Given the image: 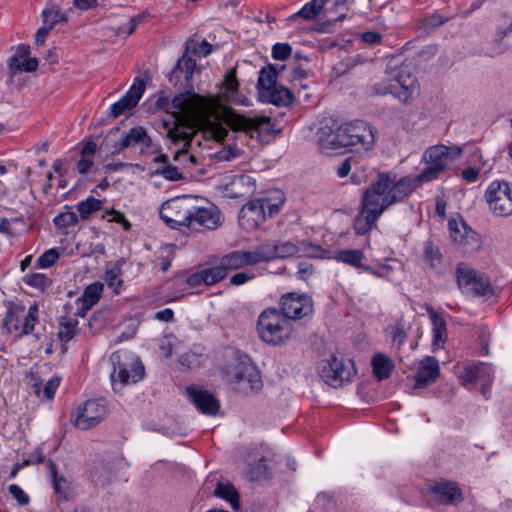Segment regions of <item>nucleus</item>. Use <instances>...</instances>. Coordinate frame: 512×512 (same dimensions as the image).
Instances as JSON below:
<instances>
[{
  "mask_svg": "<svg viewBox=\"0 0 512 512\" xmlns=\"http://www.w3.org/2000/svg\"><path fill=\"white\" fill-rule=\"evenodd\" d=\"M399 203L388 186L377 176L376 180L363 192L360 211L354 218L353 228L357 235L367 234L376 224L378 218L390 206Z\"/></svg>",
  "mask_w": 512,
  "mask_h": 512,
  "instance_id": "f257e3e1",
  "label": "nucleus"
},
{
  "mask_svg": "<svg viewBox=\"0 0 512 512\" xmlns=\"http://www.w3.org/2000/svg\"><path fill=\"white\" fill-rule=\"evenodd\" d=\"M172 106L180 118L189 125H213L219 119L222 105L218 98L201 96L194 91L176 95Z\"/></svg>",
  "mask_w": 512,
  "mask_h": 512,
  "instance_id": "f03ea898",
  "label": "nucleus"
},
{
  "mask_svg": "<svg viewBox=\"0 0 512 512\" xmlns=\"http://www.w3.org/2000/svg\"><path fill=\"white\" fill-rule=\"evenodd\" d=\"M385 78L374 85L377 95L393 94L403 103L411 102L418 94L419 84L407 66L385 72Z\"/></svg>",
  "mask_w": 512,
  "mask_h": 512,
  "instance_id": "7ed1b4c3",
  "label": "nucleus"
},
{
  "mask_svg": "<svg viewBox=\"0 0 512 512\" xmlns=\"http://www.w3.org/2000/svg\"><path fill=\"white\" fill-rule=\"evenodd\" d=\"M442 172L440 167L429 166L424 169L417 176H405L402 178H397V175L392 172H383L379 173V177L382 181L388 186L390 192L395 195V198L398 202H402L406 199L411 193H413L420 184L424 182H430L436 178H438L439 174Z\"/></svg>",
  "mask_w": 512,
  "mask_h": 512,
  "instance_id": "20e7f679",
  "label": "nucleus"
},
{
  "mask_svg": "<svg viewBox=\"0 0 512 512\" xmlns=\"http://www.w3.org/2000/svg\"><path fill=\"white\" fill-rule=\"evenodd\" d=\"M257 330L260 338L272 345L286 342L292 334L289 321L276 308L266 309L260 314Z\"/></svg>",
  "mask_w": 512,
  "mask_h": 512,
  "instance_id": "39448f33",
  "label": "nucleus"
},
{
  "mask_svg": "<svg viewBox=\"0 0 512 512\" xmlns=\"http://www.w3.org/2000/svg\"><path fill=\"white\" fill-rule=\"evenodd\" d=\"M114 369L111 373V383L115 392H120L126 385L139 382L144 376V366L138 358L124 361L118 353L111 357Z\"/></svg>",
  "mask_w": 512,
  "mask_h": 512,
  "instance_id": "423d86ee",
  "label": "nucleus"
},
{
  "mask_svg": "<svg viewBox=\"0 0 512 512\" xmlns=\"http://www.w3.org/2000/svg\"><path fill=\"white\" fill-rule=\"evenodd\" d=\"M225 122L231 130L244 132L251 138H260L273 131V123L267 116L249 117L234 111H227Z\"/></svg>",
  "mask_w": 512,
  "mask_h": 512,
  "instance_id": "0eeeda50",
  "label": "nucleus"
},
{
  "mask_svg": "<svg viewBox=\"0 0 512 512\" xmlns=\"http://www.w3.org/2000/svg\"><path fill=\"white\" fill-rule=\"evenodd\" d=\"M484 199L490 212L496 217L512 216V184L495 180L489 184Z\"/></svg>",
  "mask_w": 512,
  "mask_h": 512,
  "instance_id": "6e6552de",
  "label": "nucleus"
},
{
  "mask_svg": "<svg viewBox=\"0 0 512 512\" xmlns=\"http://www.w3.org/2000/svg\"><path fill=\"white\" fill-rule=\"evenodd\" d=\"M225 373L227 381L242 393L255 392L262 387L261 375L252 364L237 362L230 365Z\"/></svg>",
  "mask_w": 512,
  "mask_h": 512,
  "instance_id": "1a4fd4ad",
  "label": "nucleus"
},
{
  "mask_svg": "<svg viewBox=\"0 0 512 512\" xmlns=\"http://www.w3.org/2000/svg\"><path fill=\"white\" fill-rule=\"evenodd\" d=\"M37 321V305H32L26 309L25 306L16 304L8 309L4 319V326L10 333L20 337L32 332Z\"/></svg>",
  "mask_w": 512,
  "mask_h": 512,
  "instance_id": "9d476101",
  "label": "nucleus"
},
{
  "mask_svg": "<svg viewBox=\"0 0 512 512\" xmlns=\"http://www.w3.org/2000/svg\"><path fill=\"white\" fill-rule=\"evenodd\" d=\"M457 284L464 292H472L476 296L489 298L493 295V288L488 278L465 263L456 267Z\"/></svg>",
  "mask_w": 512,
  "mask_h": 512,
  "instance_id": "9b49d317",
  "label": "nucleus"
},
{
  "mask_svg": "<svg viewBox=\"0 0 512 512\" xmlns=\"http://www.w3.org/2000/svg\"><path fill=\"white\" fill-rule=\"evenodd\" d=\"M191 208L190 197L170 199L163 203L160 217L171 228L188 227L191 225Z\"/></svg>",
  "mask_w": 512,
  "mask_h": 512,
  "instance_id": "f8f14e48",
  "label": "nucleus"
},
{
  "mask_svg": "<svg viewBox=\"0 0 512 512\" xmlns=\"http://www.w3.org/2000/svg\"><path fill=\"white\" fill-rule=\"evenodd\" d=\"M356 374L350 359L332 357L322 367L321 378L330 386L338 388L350 382Z\"/></svg>",
  "mask_w": 512,
  "mask_h": 512,
  "instance_id": "ddd939ff",
  "label": "nucleus"
},
{
  "mask_svg": "<svg viewBox=\"0 0 512 512\" xmlns=\"http://www.w3.org/2000/svg\"><path fill=\"white\" fill-rule=\"evenodd\" d=\"M449 233L455 245L464 253H473L480 249L479 235L462 219L449 221Z\"/></svg>",
  "mask_w": 512,
  "mask_h": 512,
  "instance_id": "4468645a",
  "label": "nucleus"
},
{
  "mask_svg": "<svg viewBox=\"0 0 512 512\" xmlns=\"http://www.w3.org/2000/svg\"><path fill=\"white\" fill-rule=\"evenodd\" d=\"M345 134L346 147L360 146L365 150L372 148L375 142V133L373 128L365 121L356 120L342 124Z\"/></svg>",
  "mask_w": 512,
  "mask_h": 512,
  "instance_id": "2eb2a0df",
  "label": "nucleus"
},
{
  "mask_svg": "<svg viewBox=\"0 0 512 512\" xmlns=\"http://www.w3.org/2000/svg\"><path fill=\"white\" fill-rule=\"evenodd\" d=\"M281 315L288 319L298 320L313 313V303L307 295L294 292L282 296L280 301Z\"/></svg>",
  "mask_w": 512,
  "mask_h": 512,
  "instance_id": "dca6fc26",
  "label": "nucleus"
},
{
  "mask_svg": "<svg viewBox=\"0 0 512 512\" xmlns=\"http://www.w3.org/2000/svg\"><path fill=\"white\" fill-rule=\"evenodd\" d=\"M459 379L465 386L479 382L481 385V393L486 396L490 384L493 381V369L491 365L486 363L467 362L459 375Z\"/></svg>",
  "mask_w": 512,
  "mask_h": 512,
  "instance_id": "f3484780",
  "label": "nucleus"
},
{
  "mask_svg": "<svg viewBox=\"0 0 512 512\" xmlns=\"http://www.w3.org/2000/svg\"><path fill=\"white\" fill-rule=\"evenodd\" d=\"M106 413L104 404L97 400H88L78 408L73 423L77 428L87 430L99 424L105 418Z\"/></svg>",
  "mask_w": 512,
  "mask_h": 512,
  "instance_id": "a211bd4d",
  "label": "nucleus"
},
{
  "mask_svg": "<svg viewBox=\"0 0 512 512\" xmlns=\"http://www.w3.org/2000/svg\"><path fill=\"white\" fill-rule=\"evenodd\" d=\"M463 150L459 146H446L438 144L430 146L423 153V161L427 164L440 167L443 171L447 167L449 160H454L462 154Z\"/></svg>",
  "mask_w": 512,
  "mask_h": 512,
  "instance_id": "6ab92c4d",
  "label": "nucleus"
},
{
  "mask_svg": "<svg viewBox=\"0 0 512 512\" xmlns=\"http://www.w3.org/2000/svg\"><path fill=\"white\" fill-rule=\"evenodd\" d=\"M227 274L229 271L260 263L258 247L251 251L237 250L223 255L219 260Z\"/></svg>",
  "mask_w": 512,
  "mask_h": 512,
  "instance_id": "aec40b11",
  "label": "nucleus"
},
{
  "mask_svg": "<svg viewBox=\"0 0 512 512\" xmlns=\"http://www.w3.org/2000/svg\"><path fill=\"white\" fill-rule=\"evenodd\" d=\"M191 225L193 229H216L221 225L220 212L215 207H196L192 204Z\"/></svg>",
  "mask_w": 512,
  "mask_h": 512,
  "instance_id": "412c9836",
  "label": "nucleus"
},
{
  "mask_svg": "<svg viewBox=\"0 0 512 512\" xmlns=\"http://www.w3.org/2000/svg\"><path fill=\"white\" fill-rule=\"evenodd\" d=\"M261 262H268L275 258H287L301 251L299 244L287 241L281 243H264L258 246Z\"/></svg>",
  "mask_w": 512,
  "mask_h": 512,
  "instance_id": "4be33fe9",
  "label": "nucleus"
},
{
  "mask_svg": "<svg viewBox=\"0 0 512 512\" xmlns=\"http://www.w3.org/2000/svg\"><path fill=\"white\" fill-rule=\"evenodd\" d=\"M261 202L258 199H254L245 204L239 213L240 225L248 230L252 231L257 229L266 219Z\"/></svg>",
  "mask_w": 512,
  "mask_h": 512,
  "instance_id": "5701e85b",
  "label": "nucleus"
},
{
  "mask_svg": "<svg viewBox=\"0 0 512 512\" xmlns=\"http://www.w3.org/2000/svg\"><path fill=\"white\" fill-rule=\"evenodd\" d=\"M144 90V81L136 78L129 91L119 101L111 106V115L114 118H117L126 110L135 107L142 97Z\"/></svg>",
  "mask_w": 512,
  "mask_h": 512,
  "instance_id": "b1692460",
  "label": "nucleus"
},
{
  "mask_svg": "<svg viewBox=\"0 0 512 512\" xmlns=\"http://www.w3.org/2000/svg\"><path fill=\"white\" fill-rule=\"evenodd\" d=\"M30 48L27 45H20L15 54L9 60V71L11 75L21 72H34L38 68L36 58L29 57Z\"/></svg>",
  "mask_w": 512,
  "mask_h": 512,
  "instance_id": "393cba45",
  "label": "nucleus"
},
{
  "mask_svg": "<svg viewBox=\"0 0 512 512\" xmlns=\"http://www.w3.org/2000/svg\"><path fill=\"white\" fill-rule=\"evenodd\" d=\"M168 136L174 143H178L179 141L184 142V147L174 155V160L180 163V165H178L180 169H190L194 166L197 163L195 156L189 155L188 151L185 149V147L189 145L192 135L181 131L179 128H175L174 130H169Z\"/></svg>",
  "mask_w": 512,
  "mask_h": 512,
  "instance_id": "a878e982",
  "label": "nucleus"
},
{
  "mask_svg": "<svg viewBox=\"0 0 512 512\" xmlns=\"http://www.w3.org/2000/svg\"><path fill=\"white\" fill-rule=\"evenodd\" d=\"M186 391L190 400L202 413L210 415L217 413L219 403L211 393L195 386L187 387Z\"/></svg>",
  "mask_w": 512,
  "mask_h": 512,
  "instance_id": "bb28decb",
  "label": "nucleus"
},
{
  "mask_svg": "<svg viewBox=\"0 0 512 512\" xmlns=\"http://www.w3.org/2000/svg\"><path fill=\"white\" fill-rule=\"evenodd\" d=\"M440 374L438 361L434 357H426L419 363L415 374V387L423 388L433 383Z\"/></svg>",
  "mask_w": 512,
  "mask_h": 512,
  "instance_id": "cd10ccee",
  "label": "nucleus"
},
{
  "mask_svg": "<svg viewBox=\"0 0 512 512\" xmlns=\"http://www.w3.org/2000/svg\"><path fill=\"white\" fill-rule=\"evenodd\" d=\"M435 501L441 504H453L461 501V491L456 484L439 483L431 489Z\"/></svg>",
  "mask_w": 512,
  "mask_h": 512,
  "instance_id": "c85d7f7f",
  "label": "nucleus"
},
{
  "mask_svg": "<svg viewBox=\"0 0 512 512\" xmlns=\"http://www.w3.org/2000/svg\"><path fill=\"white\" fill-rule=\"evenodd\" d=\"M344 135L342 125L329 132L322 130L318 140L320 149L325 153H329L330 151L345 148Z\"/></svg>",
  "mask_w": 512,
  "mask_h": 512,
  "instance_id": "c756f323",
  "label": "nucleus"
},
{
  "mask_svg": "<svg viewBox=\"0 0 512 512\" xmlns=\"http://www.w3.org/2000/svg\"><path fill=\"white\" fill-rule=\"evenodd\" d=\"M427 312L433 325L432 346L436 350L441 348L446 342V322L432 307H428Z\"/></svg>",
  "mask_w": 512,
  "mask_h": 512,
  "instance_id": "7c9ffc66",
  "label": "nucleus"
},
{
  "mask_svg": "<svg viewBox=\"0 0 512 512\" xmlns=\"http://www.w3.org/2000/svg\"><path fill=\"white\" fill-rule=\"evenodd\" d=\"M153 162L162 165L154 171V175H161L168 181H178L184 178L180 167L170 164L166 154H160L154 157Z\"/></svg>",
  "mask_w": 512,
  "mask_h": 512,
  "instance_id": "2f4dec72",
  "label": "nucleus"
},
{
  "mask_svg": "<svg viewBox=\"0 0 512 512\" xmlns=\"http://www.w3.org/2000/svg\"><path fill=\"white\" fill-rule=\"evenodd\" d=\"M261 97L268 103L276 106H287L293 102V93L282 85H276L273 88L261 92Z\"/></svg>",
  "mask_w": 512,
  "mask_h": 512,
  "instance_id": "473e14b6",
  "label": "nucleus"
},
{
  "mask_svg": "<svg viewBox=\"0 0 512 512\" xmlns=\"http://www.w3.org/2000/svg\"><path fill=\"white\" fill-rule=\"evenodd\" d=\"M151 142V138L148 136L145 128L134 127L122 137L119 148L125 149L136 145L148 148L151 146Z\"/></svg>",
  "mask_w": 512,
  "mask_h": 512,
  "instance_id": "72a5a7b5",
  "label": "nucleus"
},
{
  "mask_svg": "<svg viewBox=\"0 0 512 512\" xmlns=\"http://www.w3.org/2000/svg\"><path fill=\"white\" fill-rule=\"evenodd\" d=\"M266 215L272 217L280 212L285 202L284 194L281 190H272L266 196L258 199Z\"/></svg>",
  "mask_w": 512,
  "mask_h": 512,
  "instance_id": "f704fd0d",
  "label": "nucleus"
},
{
  "mask_svg": "<svg viewBox=\"0 0 512 512\" xmlns=\"http://www.w3.org/2000/svg\"><path fill=\"white\" fill-rule=\"evenodd\" d=\"M371 365L373 374L378 380L387 379L394 369L392 359L383 353H376L372 357Z\"/></svg>",
  "mask_w": 512,
  "mask_h": 512,
  "instance_id": "c9c22d12",
  "label": "nucleus"
},
{
  "mask_svg": "<svg viewBox=\"0 0 512 512\" xmlns=\"http://www.w3.org/2000/svg\"><path fill=\"white\" fill-rule=\"evenodd\" d=\"M285 65L280 66L279 70L272 64H269L268 66L263 67L259 72V78H258V89L259 92H265L274 86L278 85L276 83L277 76L279 71L284 70Z\"/></svg>",
  "mask_w": 512,
  "mask_h": 512,
  "instance_id": "e433bc0d",
  "label": "nucleus"
},
{
  "mask_svg": "<svg viewBox=\"0 0 512 512\" xmlns=\"http://www.w3.org/2000/svg\"><path fill=\"white\" fill-rule=\"evenodd\" d=\"M48 468L50 471V475L52 478L53 488L55 491V494L58 496L61 500H68L70 495V483L69 481L63 477L59 476L57 473V467L53 461L48 462Z\"/></svg>",
  "mask_w": 512,
  "mask_h": 512,
  "instance_id": "4c0bfd02",
  "label": "nucleus"
},
{
  "mask_svg": "<svg viewBox=\"0 0 512 512\" xmlns=\"http://www.w3.org/2000/svg\"><path fill=\"white\" fill-rule=\"evenodd\" d=\"M215 496L230 503L234 510L239 508V495L233 484L227 480H220L214 490Z\"/></svg>",
  "mask_w": 512,
  "mask_h": 512,
  "instance_id": "58836bf2",
  "label": "nucleus"
},
{
  "mask_svg": "<svg viewBox=\"0 0 512 512\" xmlns=\"http://www.w3.org/2000/svg\"><path fill=\"white\" fill-rule=\"evenodd\" d=\"M348 8L342 0H324V16L329 21L344 19Z\"/></svg>",
  "mask_w": 512,
  "mask_h": 512,
  "instance_id": "ea45409f",
  "label": "nucleus"
},
{
  "mask_svg": "<svg viewBox=\"0 0 512 512\" xmlns=\"http://www.w3.org/2000/svg\"><path fill=\"white\" fill-rule=\"evenodd\" d=\"M97 145L94 141L87 142L81 150V159L77 163V171L80 174H86L93 166V157L96 152Z\"/></svg>",
  "mask_w": 512,
  "mask_h": 512,
  "instance_id": "a19ab883",
  "label": "nucleus"
},
{
  "mask_svg": "<svg viewBox=\"0 0 512 512\" xmlns=\"http://www.w3.org/2000/svg\"><path fill=\"white\" fill-rule=\"evenodd\" d=\"M322 12L324 13V0H312L306 3L297 13L293 14L290 19L300 17L304 20H313Z\"/></svg>",
  "mask_w": 512,
  "mask_h": 512,
  "instance_id": "79ce46f5",
  "label": "nucleus"
},
{
  "mask_svg": "<svg viewBox=\"0 0 512 512\" xmlns=\"http://www.w3.org/2000/svg\"><path fill=\"white\" fill-rule=\"evenodd\" d=\"M334 258L339 262L361 268L363 267L364 253L358 249H342L336 252Z\"/></svg>",
  "mask_w": 512,
  "mask_h": 512,
  "instance_id": "37998d69",
  "label": "nucleus"
},
{
  "mask_svg": "<svg viewBox=\"0 0 512 512\" xmlns=\"http://www.w3.org/2000/svg\"><path fill=\"white\" fill-rule=\"evenodd\" d=\"M44 26L53 29L60 22L66 21L65 14L55 4H49L42 12Z\"/></svg>",
  "mask_w": 512,
  "mask_h": 512,
  "instance_id": "c03bdc74",
  "label": "nucleus"
},
{
  "mask_svg": "<svg viewBox=\"0 0 512 512\" xmlns=\"http://www.w3.org/2000/svg\"><path fill=\"white\" fill-rule=\"evenodd\" d=\"M103 291V285L100 283H94L89 285L79 299L82 302V308L86 310L90 309L99 300Z\"/></svg>",
  "mask_w": 512,
  "mask_h": 512,
  "instance_id": "a18cd8bd",
  "label": "nucleus"
},
{
  "mask_svg": "<svg viewBox=\"0 0 512 512\" xmlns=\"http://www.w3.org/2000/svg\"><path fill=\"white\" fill-rule=\"evenodd\" d=\"M103 202L94 197H88L87 199L77 204V211L79 217L82 220H87L94 212L99 211L102 208Z\"/></svg>",
  "mask_w": 512,
  "mask_h": 512,
  "instance_id": "49530a36",
  "label": "nucleus"
},
{
  "mask_svg": "<svg viewBox=\"0 0 512 512\" xmlns=\"http://www.w3.org/2000/svg\"><path fill=\"white\" fill-rule=\"evenodd\" d=\"M60 381L61 379L55 376L45 383L43 389L41 387V383H35L33 385V390L39 398L51 400L60 385Z\"/></svg>",
  "mask_w": 512,
  "mask_h": 512,
  "instance_id": "de8ad7c7",
  "label": "nucleus"
},
{
  "mask_svg": "<svg viewBox=\"0 0 512 512\" xmlns=\"http://www.w3.org/2000/svg\"><path fill=\"white\" fill-rule=\"evenodd\" d=\"M387 330L391 337L392 345L396 346L397 349H400L407 339V332L405 330L404 323L402 321H397L395 324L388 326Z\"/></svg>",
  "mask_w": 512,
  "mask_h": 512,
  "instance_id": "09e8293b",
  "label": "nucleus"
},
{
  "mask_svg": "<svg viewBox=\"0 0 512 512\" xmlns=\"http://www.w3.org/2000/svg\"><path fill=\"white\" fill-rule=\"evenodd\" d=\"M78 322L75 319L64 318L60 321L58 337L63 342L70 341L75 335Z\"/></svg>",
  "mask_w": 512,
  "mask_h": 512,
  "instance_id": "8fccbe9b",
  "label": "nucleus"
},
{
  "mask_svg": "<svg viewBox=\"0 0 512 512\" xmlns=\"http://www.w3.org/2000/svg\"><path fill=\"white\" fill-rule=\"evenodd\" d=\"M202 273L204 276L205 285L207 286L214 285L226 277V273L220 262L216 266L202 269Z\"/></svg>",
  "mask_w": 512,
  "mask_h": 512,
  "instance_id": "3c124183",
  "label": "nucleus"
},
{
  "mask_svg": "<svg viewBox=\"0 0 512 512\" xmlns=\"http://www.w3.org/2000/svg\"><path fill=\"white\" fill-rule=\"evenodd\" d=\"M196 68V61L191 57H188L184 54L177 62L174 72H181L184 75V79L189 81L194 73Z\"/></svg>",
  "mask_w": 512,
  "mask_h": 512,
  "instance_id": "603ef678",
  "label": "nucleus"
},
{
  "mask_svg": "<svg viewBox=\"0 0 512 512\" xmlns=\"http://www.w3.org/2000/svg\"><path fill=\"white\" fill-rule=\"evenodd\" d=\"M80 217L73 211L67 210L57 215L53 222L56 227L65 229L78 224Z\"/></svg>",
  "mask_w": 512,
  "mask_h": 512,
  "instance_id": "864d4df0",
  "label": "nucleus"
},
{
  "mask_svg": "<svg viewBox=\"0 0 512 512\" xmlns=\"http://www.w3.org/2000/svg\"><path fill=\"white\" fill-rule=\"evenodd\" d=\"M121 273V268L118 265H115L105 273V281L108 287L113 289V291L116 293H119L123 284Z\"/></svg>",
  "mask_w": 512,
  "mask_h": 512,
  "instance_id": "5fc2aeb1",
  "label": "nucleus"
},
{
  "mask_svg": "<svg viewBox=\"0 0 512 512\" xmlns=\"http://www.w3.org/2000/svg\"><path fill=\"white\" fill-rule=\"evenodd\" d=\"M424 258L431 268H437L442 263V254L438 247L427 242L424 249Z\"/></svg>",
  "mask_w": 512,
  "mask_h": 512,
  "instance_id": "6e6d98bb",
  "label": "nucleus"
},
{
  "mask_svg": "<svg viewBox=\"0 0 512 512\" xmlns=\"http://www.w3.org/2000/svg\"><path fill=\"white\" fill-rule=\"evenodd\" d=\"M299 246L301 247V251L309 257L313 258H328V251L320 247L319 245H315L313 243L302 241L299 242Z\"/></svg>",
  "mask_w": 512,
  "mask_h": 512,
  "instance_id": "4d7b16f0",
  "label": "nucleus"
},
{
  "mask_svg": "<svg viewBox=\"0 0 512 512\" xmlns=\"http://www.w3.org/2000/svg\"><path fill=\"white\" fill-rule=\"evenodd\" d=\"M24 282L27 285L38 288L40 290H45L47 287L51 285V280L44 274L40 273L26 275L24 278Z\"/></svg>",
  "mask_w": 512,
  "mask_h": 512,
  "instance_id": "13d9d810",
  "label": "nucleus"
},
{
  "mask_svg": "<svg viewBox=\"0 0 512 512\" xmlns=\"http://www.w3.org/2000/svg\"><path fill=\"white\" fill-rule=\"evenodd\" d=\"M107 218L108 222H115L122 225L125 231H129L131 229V223L127 220L125 215L115 209H109L105 211V214L102 215V219Z\"/></svg>",
  "mask_w": 512,
  "mask_h": 512,
  "instance_id": "bf43d9fd",
  "label": "nucleus"
},
{
  "mask_svg": "<svg viewBox=\"0 0 512 512\" xmlns=\"http://www.w3.org/2000/svg\"><path fill=\"white\" fill-rule=\"evenodd\" d=\"M59 252L52 248L45 251L37 260V265L40 268H49L58 260Z\"/></svg>",
  "mask_w": 512,
  "mask_h": 512,
  "instance_id": "052dcab7",
  "label": "nucleus"
},
{
  "mask_svg": "<svg viewBox=\"0 0 512 512\" xmlns=\"http://www.w3.org/2000/svg\"><path fill=\"white\" fill-rule=\"evenodd\" d=\"M243 150L240 147L235 146H227L224 147L217 153V158L222 161H231L243 154Z\"/></svg>",
  "mask_w": 512,
  "mask_h": 512,
  "instance_id": "680f3d73",
  "label": "nucleus"
},
{
  "mask_svg": "<svg viewBox=\"0 0 512 512\" xmlns=\"http://www.w3.org/2000/svg\"><path fill=\"white\" fill-rule=\"evenodd\" d=\"M292 48L287 43H277L272 48V56L276 60L284 61L290 57Z\"/></svg>",
  "mask_w": 512,
  "mask_h": 512,
  "instance_id": "e2e57ef3",
  "label": "nucleus"
},
{
  "mask_svg": "<svg viewBox=\"0 0 512 512\" xmlns=\"http://www.w3.org/2000/svg\"><path fill=\"white\" fill-rule=\"evenodd\" d=\"M232 186H235V187L248 186L246 191H235L234 192L235 197L244 196L245 194H247L251 190H253V183L251 181V178L249 176H244V175L235 177L232 182Z\"/></svg>",
  "mask_w": 512,
  "mask_h": 512,
  "instance_id": "0e129e2a",
  "label": "nucleus"
},
{
  "mask_svg": "<svg viewBox=\"0 0 512 512\" xmlns=\"http://www.w3.org/2000/svg\"><path fill=\"white\" fill-rule=\"evenodd\" d=\"M179 363L186 369H194L200 365V356L192 352H186L179 358Z\"/></svg>",
  "mask_w": 512,
  "mask_h": 512,
  "instance_id": "69168bd1",
  "label": "nucleus"
},
{
  "mask_svg": "<svg viewBox=\"0 0 512 512\" xmlns=\"http://www.w3.org/2000/svg\"><path fill=\"white\" fill-rule=\"evenodd\" d=\"M9 493L16 499L19 505L25 506L29 503V496L16 484L9 486Z\"/></svg>",
  "mask_w": 512,
  "mask_h": 512,
  "instance_id": "338daca9",
  "label": "nucleus"
},
{
  "mask_svg": "<svg viewBox=\"0 0 512 512\" xmlns=\"http://www.w3.org/2000/svg\"><path fill=\"white\" fill-rule=\"evenodd\" d=\"M224 85L228 92H236L237 91L239 84H238V81L236 78V70L234 68L230 69L226 73L225 78H224Z\"/></svg>",
  "mask_w": 512,
  "mask_h": 512,
  "instance_id": "774afa93",
  "label": "nucleus"
}]
</instances>
